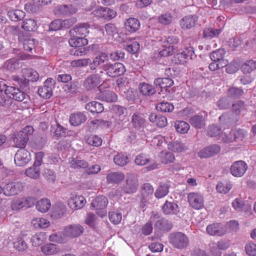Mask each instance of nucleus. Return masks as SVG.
<instances>
[{
	"mask_svg": "<svg viewBox=\"0 0 256 256\" xmlns=\"http://www.w3.org/2000/svg\"><path fill=\"white\" fill-rule=\"evenodd\" d=\"M33 132V128L28 126L22 130L14 134L13 140L15 146L20 148H24L29 140L30 136L32 134Z\"/></svg>",
	"mask_w": 256,
	"mask_h": 256,
	"instance_id": "obj_1",
	"label": "nucleus"
},
{
	"mask_svg": "<svg viewBox=\"0 0 256 256\" xmlns=\"http://www.w3.org/2000/svg\"><path fill=\"white\" fill-rule=\"evenodd\" d=\"M102 68L106 72V74L111 78H114L121 76L126 71L124 66L120 62L112 64L107 63L102 66Z\"/></svg>",
	"mask_w": 256,
	"mask_h": 256,
	"instance_id": "obj_2",
	"label": "nucleus"
},
{
	"mask_svg": "<svg viewBox=\"0 0 256 256\" xmlns=\"http://www.w3.org/2000/svg\"><path fill=\"white\" fill-rule=\"evenodd\" d=\"M150 221L154 222V226L162 230H170L172 228V224L167 220L162 218L158 213L152 212Z\"/></svg>",
	"mask_w": 256,
	"mask_h": 256,
	"instance_id": "obj_3",
	"label": "nucleus"
},
{
	"mask_svg": "<svg viewBox=\"0 0 256 256\" xmlns=\"http://www.w3.org/2000/svg\"><path fill=\"white\" fill-rule=\"evenodd\" d=\"M187 198L190 206L192 208L198 210L204 208V198L200 193L190 192L188 194Z\"/></svg>",
	"mask_w": 256,
	"mask_h": 256,
	"instance_id": "obj_4",
	"label": "nucleus"
},
{
	"mask_svg": "<svg viewBox=\"0 0 256 256\" xmlns=\"http://www.w3.org/2000/svg\"><path fill=\"white\" fill-rule=\"evenodd\" d=\"M170 242L177 248H184L188 244V240L184 234L178 232L171 235Z\"/></svg>",
	"mask_w": 256,
	"mask_h": 256,
	"instance_id": "obj_5",
	"label": "nucleus"
},
{
	"mask_svg": "<svg viewBox=\"0 0 256 256\" xmlns=\"http://www.w3.org/2000/svg\"><path fill=\"white\" fill-rule=\"evenodd\" d=\"M138 186V180L136 176L133 174H128L122 190L126 194H132L136 192Z\"/></svg>",
	"mask_w": 256,
	"mask_h": 256,
	"instance_id": "obj_6",
	"label": "nucleus"
},
{
	"mask_svg": "<svg viewBox=\"0 0 256 256\" xmlns=\"http://www.w3.org/2000/svg\"><path fill=\"white\" fill-rule=\"evenodd\" d=\"M31 154L27 150L23 148H20L14 156L15 164L19 166L26 165L31 160Z\"/></svg>",
	"mask_w": 256,
	"mask_h": 256,
	"instance_id": "obj_7",
	"label": "nucleus"
},
{
	"mask_svg": "<svg viewBox=\"0 0 256 256\" xmlns=\"http://www.w3.org/2000/svg\"><path fill=\"white\" fill-rule=\"evenodd\" d=\"M84 230V228L79 224H70L65 227L63 234L70 238H77L82 234Z\"/></svg>",
	"mask_w": 256,
	"mask_h": 256,
	"instance_id": "obj_8",
	"label": "nucleus"
},
{
	"mask_svg": "<svg viewBox=\"0 0 256 256\" xmlns=\"http://www.w3.org/2000/svg\"><path fill=\"white\" fill-rule=\"evenodd\" d=\"M23 188V184L20 182L7 184L4 187V194L6 196L18 194L22 190Z\"/></svg>",
	"mask_w": 256,
	"mask_h": 256,
	"instance_id": "obj_9",
	"label": "nucleus"
},
{
	"mask_svg": "<svg viewBox=\"0 0 256 256\" xmlns=\"http://www.w3.org/2000/svg\"><path fill=\"white\" fill-rule=\"evenodd\" d=\"M102 81L99 74H94L88 76L83 82V86L87 90H90L96 88Z\"/></svg>",
	"mask_w": 256,
	"mask_h": 256,
	"instance_id": "obj_10",
	"label": "nucleus"
},
{
	"mask_svg": "<svg viewBox=\"0 0 256 256\" xmlns=\"http://www.w3.org/2000/svg\"><path fill=\"white\" fill-rule=\"evenodd\" d=\"M248 168L246 164L242 160L234 162L230 166V173L234 176L240 177Z\"/></svg>",
	"mask_w": 256,
	"mask_h": 256,
	"instance_id": "obj_11",
	"label": "nucleus"
},
{
	"mask_svg": "<svg viewBox=\"0 0 256 256\" xmlns=\"http://www.w3.org/2000/svg\"><path fill=\"white\" fill-rule=\"evenodd\" d=\"M86 202V200L82 196L76 194H72L68 200V204L70 208L74 210L82 208L84 206Z\"/></svg>",
	"mask_w": 256,
	"mask_h": 256,
	"instance_id": "obj_12",
	"label": "nucleus"
},
{
	"mask_svg": "<svg viewBox=\"0 0 256 256\" xmlns=\"http://www.w3.org/2000/svg\"><path fill=\"white\" fill-rule=\"evenodd\" d=\"M90 25L88 23H82L77 24L75 27L70 30L72 36L86 37L89 33Z\"/></svg>",
	"mask_w": 256,
	"mask_h": 256,
	"instance_id": "obj_13",
	"label": "nucleus"
},
{
	"mask_svg": "<svg viewBox=\"0 0 256 256\" xmlns=\"http://www.w3.org/2000/svg\"><path fill=\"white\" fill-rule=\"evenodd\" d=\"M33 204V199L31 198H21L13 200L11 208L12 210H19L24 208H30Z\"/></svg>",
	"mask_w": 256,
	"mask_h": 256,
	"instance_id": "obj_14",
	"label": "nucleus"
},
{
	"mask_svg": "<svg viewBox=\"0 0 256 256\" xmlns=\"http://www.w3.org/2000/svg\"><path fill=\"white\" fill-rule=\"evenodd\" d=\"M206 232L210 236H222L226 233V229L220 223H214L207 226Z\"/></svg>",
	"mask_w": 256,
	"mask_h": 256,
	"instance_id": "obj_15",
	"label": "nucleus"
},
{
	"mask_svg": "<svg viewBox=\"0 0 256 256\" xmlns=\"http://www.w3.org/2000/svg\"><path fill=\"white\" fill-rule=\"evenodd\" d=\"M230 135H232L234 137L228 138V136L224 134L222 135V140L224 142H232L234 141H241L242 140L244 136L245 132L244 130H232L230 132Z\"/></svg>",
	"mask_w": 256,
	"mask_h": 256,
	"instance_id": "obj_16",
	"label": "nucleus"
},
{
	"mask_svg": "<svg viewBox=\"0 0 256 256\" xmlns=\"http://www.w3.org/2000/svg\"><path fill=\"white\" fill-rule=\"evenodd\" d=\"M198 18L195 15H189L184 17L180 20V28L184 30H189L195 26Z\"/></svg>",
	"mask_w": 256,
	"mask_h": 256,
	"instance_id": "obj_17",
	"label": "nucleus"
},
{
	"mask_svg": "<svg viewBox=\"0 0 256 256\" xmlns=\"http://www.w3.org/2000/svg\"><path fill=\"white\" fill-rule=\"evenodd\" d=\"M131 122L135 129L143 130L146 120L142 114L138 112L134 113L132 116Z\"/></svg>",
	"mask_w": 256,
	"mask_h": 256,
	"instance_id": "obj_18",
	"label": "nucleus"
},
{
	"mask_svg": "<svg viewBox=\"0 0 256 256\" xmlns=\"http://www.w3.org/2000/svg\"><path fill=\"white\" fill-rule=\"evenodd\" d=\"M86 120V114L81 112L72 114L70 116V122L74 126H78Z\"/></svg>",
	"mask_w": 256,
	"mask_h": 256,
	"instance_id": "obj_19",
	"label": "nucleus"
},
{
	"mask_svg": "<svg viewBox=\"0 0 256 256\" xmlns=\"http://www.w3.org/2000/svg\"><path fill=\"white\" fill-rule=\"evenodd\" d=\"M149 120L159 127L163 128L167 124L166 118L162 115L152 113L149 116Z\"/></svg>",
	"mask_w": 256,
	"mask_h": 256,
	"instance_id": "obj_20",
	"label": "nucleus"
},
{
	"mask_svg": "<svg viewBox=\"0 0 256 256\" xmlns=\"http://www.w3.org/2000/svg\"><path fill=\"white\" fill-rule=\"evenodd\" d=\"M162 210L165 214H174L178 212V208L177 204L166 200L163 204Z\"/></svg>",
	"mask_w": 256,
	"mask_h": 256,
	"instance_id": "obj_21",
	"label": "nucleus"
},
{
	"mask_svg": "<svg viewBox=\"0 0 256 256\" xmlns=\"http://www.w3.org/2000/svg\"><path fill=\"white\" fill-rule=\"evenodd\" d=\"M125 28L130 32H135L140 28V22L134 18H128L124 23Z\"/></svg>",
	"mask_w": 256,
	"mask_h": 256,
	"instance_id": "obj_22",
	"label": "nucleus"
},
{
	"mask_svg": "<svg viewBox=\"0 0 256 256\" xmlns=\"http://www.w3.org/2000/svg\"><path fill=\"white\" fill-rule=\"evenodd\" d=\"M124 175L121 172H112L106 176V180L108 183L118 184L124 180Z\"/></svg>",
	"mask_w": 256,
	"mask_h": 256,
	"instance_id": "obj_23",
	"label": "nucleus"
},
{
	"mask_svg": "<svg viewBox=\"0 0 256 256\" xmlns=\"http://www.w3.org/2000/svg\"><path fill=\"white\" fill-rule=\"evenodd\" d=\"M108 204V200L104 196H100L96 198L92 202L91 206L96 210H103L106 208Z\"/></svg>",
	"mask_w": 256,
	"mask_h": 256,
	"instance_id": "obj_24",
	"label": "nucleus"
},
{
	"mask_svg": "<svg viewBox=\"0 0 256 256\" xmlns=\"http://www.w3.org/2000/svg\"><path fill=\"white\" fill-rule=\"evenodd\" d=\"M108 60V56L104 52L101 53L96 56L92 62H90V68L91 70H96V68L104 63Z\"/></svg>",
	"mask_w": 256,
	"mask_h": 256,
	"instance_id": "obj_25",
	"label": "nucleus"
},
{
	"mask_svg": "<svg viewBox=\"0 0 256 256\" xmlns=\"http://www.w3.org/2000/svg\"><path fill=\"white\" fill-rule=\"evenodd\" d=\"M138 90L144 96H151L156 92L155 88L152 85L146 82L140 83L138 85Z\"/></svg>",
	"mask_w": 256,
	"mask_h": 256,
	"instance_id": "obj_26",
	"label": "nucleus"
},
{
	"mask_svg": "<svg viewBox=\"0 0 256 256\" xmlns=\"http://www.w3.org/2000/svg\"><path fill=\"white\" fill-rule=\"evenodd\" d=\"M86 108L92 113H100L104 111V108L101 103L93 101L86 105Z\"/></svg>",
	"mask_w": 256,
	"mask_h": 256,
	"instance_id": "obj_27",
	"label": "nucleus"
},
{
	"mask_svg": "<svg viewBox=\"0 0 256 256\" xmlns=\"http://www.w3.org/2000/svg\"><path fill=\"white\" fill-rule=\"evenodd\" d=\"M68 42L72 47L84 46L88 44V40L82 36H72Z\"/></svg>",
	"mask_w": 256,
	"mask_h": 256,
	"instance_id": "obj_28",
	"label": "nucleus"
},
{
	"mask_svg": "<svg viewBox=\"0 0 256 256\" xmlns=\"http://www.w3.org/2000/svg\"><path fill=\"white\" fill-rule=\"evenodd\" d=\"M42 252L46 256H50L56 254L58 252L56 245L47 243L41 246Z\"/></svg>",
	"mask_w": 256,
	"mask_h": 256,
	"instance_id": "obj_29",
	"label": "nucleus"
},
{
	"mask_svg": "<svg viewBox=\"0 0 256 256\" xmlns=\"http://www.w3.org/2000/svg\"><path fill=\"white\" fill-rule=\"evenodd\" d=\"M226 52L223 48H220L216 51L213 52L210 54V58L212 61L215 62H227L224 59Z\"/></svg>",
	"mask_w": 256,
	"mask_h": 256,
	"instance_id": "obj_30",
	"label": "nucleus"
},
{
	"mask_svg": "<svg viewBox=\"0 0 256 256\" xmlns=\"http://www.w3.org/2000/svg\"><path fill=\"white\" fill-rule=\"evenodd\" d=\"M154 84L162 88H166L172 86L174 82L170 78H157L155 79Z\"/></svg>",
	"mask_w": 256,
	"mask_h": 256,
	"instance_id": "obj_31",
	"label": "nucleus"
},
{
	"mask_svg": "<svg viewBox=\"0 0 256 256\" xmlns=\"http://www.w3.org/2000/svg\"><path fill=\"white\" fill-rule=\"evenodd\" d=\"M58 14H75L77 10L76 8L72 5H60L56 7Z\"/></svg>",
	"mask_w": 256,
	"mask_h": 256,
	"instance_id": "obj_32",
	"label": "nucleus"
},
{
	"mask_svg": "<svg viewBox=\"0 0 256 256\" xmlns=\"http://www.w3.org/2000/svg\"><path fill=\"white\" fill-rule=\"evenodd\" d=\"M256 69V62L252 60H246L241 67V70L244 74H250Z\"/></svg>",
	"mask_w": 256,
	"mask_h": 256,
	"instance_id": "obj_33",
	"label": "nucleus"
},
{
	"mask_svg": "<svg viewBox=\"0 0 256 256\" xmlns=\"http://www.w3.org/2000/svg\"><path fill=\"white\" fill-rule=\"evenodd\" d=\"M190 124L194 127L201 128L205 126L204 119L202 116H194L190 119Z\"/></svg>",
	"mask_w": 256,
	"mask_h": 256,
	"instance_id": "obj_34",
	"label": "nucleus"
},
{
	"mask_svg": "<svg viewBox=\"0 0 256 256\" xmlns=\"http://www.w3.org/2000/svg\"><path fill=\"white\" fill-rule=\"evenodd\" d=\"M22 28L28 32L34 31L37 28L36 22L34 19H26L22 24Z\"/></svg>",
	"mask_w": 256,
	"mask_h": 256,
	"instance_id": "obj_35",
	"label": "nucleus"
},
{
	"mask_svg": "<svg viewBox=\"0 0 256 256\" xmlns=\"http://www.w3.org/2000/svg\"><path fill=\"white\" fill-rule=\"evenodd\" d=\"M46 240V234L40 232L34 235L31 238V242L34 246H37L42 244Z\"/></svg>",
	"mask_w": 256,
	"mask_h": 256,
	"instance_id": "obj_36",
	"label": "nucleus"
},
{
	"mask_svg": "<svg viewBox=\"0 0 256 256\" xmlns=\"http://www.w3.org/2000/svg\"><path fill=\"white\" fill-rule=\"evenodd\" d=\"M70 166L74 168H85L88 166V163L84 160L71 158L69 160Z\"/></svg>",
	"mask_w": 256,
	"mask_h": 256,
	"instance_id": "obj_37",
	"label": "nucleus"
},
{
	"mask_svg": "<svg viewBox=\"0 0 256 256\" xmlns=\"http://www.w3.org/2000/svg\"><path fill=\"white\" fill-rule=\"evenodd\" d=\"M159 156L160 162L164 164L172 163L175 159L174 154L169 152H162Z\"/></svg>",
	"mask_w": 256,
	"mask_h": 256,
	"instance_id": "obj_38",
	"label": "nucleus"
},
{
	"mask_svg": "<svg viewBox=\"0 0 256 256\" xmlns=\"http://www.w3.org/2000/svg\"><path fill=\"white\" fill-rule=\"evenodd\" d=\"M50 207V202L48 199H42L38 200L36 204L37 210L42 212H46Z\"/></svg>",
	"mask_w": 256,
	"mask_h": 256,
	"instance_id": "obj_39",
	"label": "nucleus"
},
{
	"mask_svg": "<svg viewBox=\"0 0 256 256\" xmlns=\"http://www.w3.org/2000/svg\"><path fill=\"white\" fill-rule=\"evenodd\" d=\"M174 128L178 132L184 134L189 130L190 125L184 121H177L175 122Z\"/></svg>",
	"mask_w": 256,
	"mask_h": 256,
	"instance_id": "obj_40",
	"label": "nucleus"
},
{
	"mask_svg": "<svg viewBox=\"0 0 256 256\" xmlns=\"http://www.w3.org/2000/svg\"><path fill=\"white\" fill-rule=\"evenodd\" d=\"M8 14L12 20L16 22L24 18L25 13L21 10H10Z\"/></svg>",
	"mask_w": 256,
	"mask_h": 256,
	"instance_id": "obj_41",
	"label": "nucleus"
},
{
	"mask_svg": "<svg viewBox=\"0 0 256 256\" xmlns=\"http://www.w3.org/2000/svg\"><path fill=\"white\" fill-rule=\"evenodd\" d=\"M38 94L45 98H49L52 95V88L51 86L44 85L38 89Z\"/></svg>",
	"mask_w": 256,
	"mask_h": 256,
	"instance_id": "obj_42",
	"label": "nucleus"
},
{
	"mask_svg": "<svg viewBox=\"0 0 256 256\" xmlns=\"http://www.w3.org/2000/svg\"><path fill=\"white\" fill-rule=\"evenodd\" d=\"M169 187L166 184H162L156 190L154 195L156 198H160L165 196L168 193Z\"/></svg>",
	"mask_w": 256,
	"mask_h": 256,
	"instance_id": "obj_43",
	"label": "nucleus"
},
{
	"mask_svg": "<svg viewBox=\"0 0 256 256\" xmlns=\"http://www.w3.org/2000/svg\"><path fill=\"white\" fill-rule=\"evenodd\" d=\"M32 224L36 228H44L50 225V222L44 218H34L32 220Z\"/></svg>",
	"mask_w": 256,
	"mask_h": 256,
	"instance_id": "obj_44",
	"label": "nucleus"
},
{
	"mask_svg": "<svg viewBox=\"0 0 256 256\" xmlns=\"http://www.w3.org/2000/svg\"><path fill=\"white\" fill-rule=\"evenodd\" d=\"M114 164L118 166H124L128 163V158L123 154H118L114 157Z\"/></svg>",
	"mask_w": 256,
	"mask_h": 256,
	"instance_id": "obj_45",
	"label": "nucleus"
},
{
	"mask_svg": "<svg viewBox=\"0 0 256 256\" xmlns=\"http://www.w3.org/2000/svg\"><path fill=\"white\" fill-rule=\"evenodd\" d=\"M156 108L158 110L164 112H170L172 111L174 108V106L168 102H162L156 105Z\"/></svg>",
	"mask_w": 256,
	"mask_h": 256,
	"instance_id": "obj_46",
	"label": "nucleus"
},
{
	"mask_svg": "<svg viewBox=\"0 0 256 256\" xmlns=\"http://www.w3.org/2000/svg\"><path fill=\"white\" fill-rule=\"evenodd\" d=\"M26 176L32 178H37L39 177L40 174V170L39 167L37 166H35L34 164V166L28 168L26 170Z\"/></svg>",
	"mask_w": 256,
	"mask_h": 256,
	"instance_id": "obj_47",
	"label": "nucleus"
},
{
	"mask_svg": "<svg viewBox=\"0 0 256 256\" xmlns=\"http://www.w3.org/2000/svg\"><path fill=\"white\" fill-rule=\"evenodd\" d=\"M154 193L153 187L148 183L144 184L142 186L141 194L142 196L150 198Z\"/></svg>",
	"mask_w": 256,
	"mask_h": 256,
	"instance_id": "obj_48",
	"label": "nucleus"
},
{
	"mask_svg": "<svg viewBox=\"0 0 256 256\" xmlns=\"http://www.w3.org/2000/svg\"><path fill=\"white\" fill-rule=\"evenodd\" d=\"M102 98L104 100L112 102H116L117 96L114 92L108 90L103 92Z\"/></svg>",
	"mask_w": 256,
	"mask_h": 256,
	"instance_id": "obj_49",
	"label": "nucleus"
},
{
	"mask_svg": "<svg viewBox=\"0 0 256 256\" xmlns=\"http://www.w3.org/2000/svg\"><path fill=\"white\" fill-rule=\"evenodd\" d=\"M38 44V42L34 38H28L23 42V46L25 50L30 52Z\"/></svg>",
	"mask_w": 256,
	"mask_h": 256,
	"instance_id": "obj_50",
	"label": "nucleus"
},
{
	"mask_svg": "<svg viewBox=\"0 0 256 256\" xmlns=\"http://www.w3.org/2000/svg\"><path fill=\"white\" fill-rule=\"evenodd\" d=\"M230 104V97H224L216 102V106L220 110L228 108Z\"/></svg>",
	"mask_w": 256,
	"mask_h": 256,
	"instance_id": "obj_51",
	"label": "nucleus"
},
{
	"mask_svg": "<svg viewBox=\"0 0 256 256\" xmlns=\"http://www.w3.org/2000/svg\"><path fill=\"white\" fill-rule=\"evenodd\" d=\"M86 142L90 145L94 146H98L102 144V140L96 136L90 135L87 138Z\"/></svg>",
	"mask_w": 256,
	"mask_h": 256,
	"instance_id": "obj_52",
	"label": "nucleus"
},
{
	"mask_svg": "<svg viewBox=\"0 0 256 256\" xmlns=\"http://www.w3.org/2000/svg\"><path fill=\"white\" fill-rule=\"evenodd\" d=\"M165 46L164 48L159 52V55L160 56H172L176 52V49L173 46H166V45Z\"/></svg>",
	"mask_w": 256,
	"mask_h": 256,
	"instance_id": "obj_53",
	"label": "nucleus"
},
{
	"mask_svg": "<svg viewBox=\"0 0 256 256\" xmlns=\"http://www.w3.org/2000/svg\"><path fill=\"white\" fill-rule=\"evenodd\" d=\"M43 176L48 182H53L56 179V174L52 170L45 169L43 173Z\"/></svg>",
	"mask_w": 256,
	"mask_h": 256,
	"instance_id": "obj_54",
	"label": "nucleus"
},
{
	"mask_svg": "<svg viewBox=\"0 0 256 256\" xmlns=\"http://www.w3.org/2000/svg\"><path fill=\"white\" fill-rule=\"evenodd\" d=\"M244 93L242 90L232 87L230 88L228 92V96L231 98H235L242 96Z\"/></svg>",
	"mask_w": 256,
	"mask_h": 256,
	"instance_id": "obj_55",
	"label": "nucleus"
},
{
	"mask_svg": "<svg viewBox=\"0 0 256 256\" xmlns=\"http://www.w3.org/2000/svg\"><path fill=\"white\" fill-rule=\"evenodd\" d=\"M122 216L120 212H112L109 213L110 220L113 224H119L122 220Z\"/></svg>",
	"mask_w": 256,
	"mask_h": 256,
	"instance_id": "obj_56",
	"label": "nucleus"
},
{
	"mask_svg": "<svg viewBox=\"0 0 256 256\" xmlns=\"http://www.w3.org/2000/svg\"><path fill=\"white\" fill-rule=\"evenodd\" d=\"M232 185L229 183L224 184L219 182L216 186V190L220 193L226 194L232 188Z\"/></svg>",
	"mask_w": 256,
	"mask_h": 256,
	"instance_id": "obj_57",
	"label": "nucleus"
},
{
	"mask_svg": "<svg viewBox=\"0 0 256 256\" xmlns=\"http://www.w3.org/2000/svg\"><path fill=\"white\" fill-rule=\"evenodd\" d=\"M70 50L71 54L78 56L85 55L87 53L88 49L86 47L78 46Z\"/></svg>",
	"mask_w": 256,
	"mask_h": 256,
	"instance_id": "obj_58",
	"label": "nucleus"
},
{
	"mask_svg": "<svg viewBox=\"0 0 256 256\" xmlns=\"http://www.w3.org/2000/svg\"><path fill=\"white\" fill-rule=\"evenodd\" d=\"M29 100V96L26 94L24 92L20 90V88L18 90V92L15 94V98L14 100L18 102H22L25 100L24 103L27 102Z\"/></svg>",
	"mask_w": 256,
	"mask_h": 256,
	"instance_id": "obj_59",
	"label": "nucleus"
},
{
	"mask_svg": "<svg viewBox=\"0 0 256 256\" xmlns=\"http://www.w3.org/2000/svg\"><path fill=\"white\" fill-rule=\"evenodd\" d=\"M18 88H16L12 86H8L6 84V88H4V94L10 98L14 100L15 98V94L18 92Z\"/></svg>",
	"mask_w": 256,
	"mask_h": 256,
	"instance_id": "obj_60",
	"label": "nucleus"
},
{
	"mask_svg": "<svg viewBox=\"0 0 256 256\" xmlns=\"http://www.w3.org/2000/svg\"><path fill=\"white\" fill-rule=\"evenodd\" d=\"M110 57L113 61L121 60L124 58V52L122 50H117L112 52Z\"/></svg>",
	"mask_w": 256,
	"mask_h": 256,
	"instance_id": "obj_61",
	"label": "nucleus"
},
{
	"mask_svg": "<svg viewBox=\"0 0 256 256\" xmlns=\"http://www.w3.org/2000/svg\"><path fill=\"white\" fill-rule=\"evenodd\" d=\"M232 207L238 211H246L248 210V208H246V206L243 202L238 198L235 199L232 202Z\"/></svg>",
	"mask_w": 256,
	"mask_h": 256,
	"instance_id": "obj_62",
	"label": "nucleus"
},
{
	"mask_svg": "<svg viewBox=\"0 0 256 256\" xmlns=\"http://www.w3.org/2000/svg\"><path fill=\"white\" fill-rule=\"evenodd\" d=\"M158 19L160 23L166 25L172 22V16L170 14L166 13L159 16Z\"/></svg>",
	"mask_w": 256,
	"mask_h": 256,
	"instance_id": "obj_63",
	"label": "nucleus"
},
{
	"mask_svg": "<svg viewBox=\"0 0 256 256\" xmlns=\"http://www.w3.org/2000/svg\"><path fill=\"white\" fill-rule=\"evenodd\" d=\"M90 62L89 58L80 59L72 60L70 64L73 67L86 66L90 64Z\"/></svg>",
	"mask_w": 256,
	"mask_h": 256,
	"instance_id": "obj_64",
	"label": "nucleus"
}]
</instances>
